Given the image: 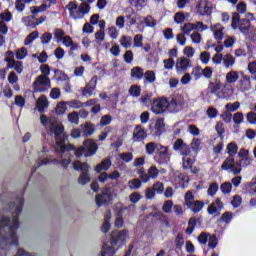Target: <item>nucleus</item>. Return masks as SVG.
<instances>
[{"label": "nucleus", "instance_id": "16", "mask_svg": "<svg viewBox=\"0 0 256 256\" xmlns=\"http://www.w3.org/2000/svg\"><path fill=\"white\" fill-rule=\"evenodd\" d=\"M190 67H191V59L185 58V56H182L176 60L175 68H176V73H178V75L186 73V71H188Z\"/></svg>", "mask_w": 256, "mask_h": 256}, {"label": "nucleus", "instance_id": "25", "mask_svg": "<svg viewBox=\"0 0 256 256\" xmlns=\"http://www.w3.org/2000/svg\"><path fill=\"white\" fill-rule=\"evenodd\" d=\"M5 62L7 63V69H14L19 74L23 73V62L10 58H5Z\"/></svg>", "mask_w": 256, "mask_h": 256}, {"label": "nucleus", "instance_id": "62", "mask_svg": "<svg viewBox=\"0 0 256 256\" xmlns=\"http://www.w3.org/2000/svg\"><path fill=\"white\" fill-rule=\"evenodd\" d=\"M108 35L111 39H117L119 37V30L115 26L108 28Z\"/></svg>", "mask_w": 256, "mask_h": 256}, {"label": "nucleus", "instance_id": "2", "mask_svg": "<svg viewBox=\"0 0 256 256\" xmlns=\"http://www.w3.org/2000/svg\"><path fill=\"white\" fill-rule=\"evenodd\" d=\"M40 122L44 127L50 125L49 131L52 135H54L56 140V145L54 149L56 153H64L66 154L68 151H75V146L73 145H65V136L63 135V131H65V127L61 122L58 121L57 118H47L45 115L40 116Z\"/></svg>", "mask_w": 256, "mask_h": 256}, {"label": "nucleus", "instance_id": "35", "mask_svg": "<svg viewBox=\"0 0 256 256\" xmlns=\"http://www.w3.org/2000/svg\"><path fill=\"white\" fill-rule=\"evenodd\" d=\"M237 151H239V146H237V143L235 142H230L226 147V152L229 155L228 157L234 158Z\"/></svg>", "mask_w": 256, "mask_h": 256}, {"label": "nucleus", "instance_id": "49", "mask_svg": "<svg viewBox=\"0 0 256 256\" xmlns=\"http://www.w3.org/2000/svg\"><path fill=\"white\" fill-rule=\"evenodd\" d=\"M195 201V195H193L192 191H187L185 196H184V205H186V207L188 205H191V203H193Z\"/></svg>", "mask_w": 256, "mask_h": 256}, {"label": "nucleus", "instance_id": "61", "mask_svg": "<svg viewBox=\"0 0 256 256\" xmlns=\"http://www.w3.org/2000/svg\"><path fill=\"white\" fill-rule=\"evenodd\" d=\"M130 5H132L133 7H137L140 9H142V7H145V5H147V1L146 0H128Z\"/></svg>", "mask_w": 256, "mask_h": 256}, {"label": "nucleus", "instance_id": "28", "mask_svg": "<svg viewBox=\"0 0 256 256\" xmlns=\"http://www.w3.org/2000/svg\"><path fill=\"white\" fill-rule=\"evenodd\" d=\"M80 129L82 131V137H91L95 133V125L91 122L80 125Z\"/></svg>", "mask_w": 256, "mask_h": 256}, {"label": "nucleus", "instance_id": "20", "mask_svg": "<svg viewBox=\"0 0 256 256\" xmlns=\"http://www.w3.org/2000/svg\"><path fill=\"white\" fill-rule=\"evenodd\" d=\"M197 154H193V151L188 150L186 154H182V167L183 169H191L195 165Z\"/></svg>", "mask_w": 256, "mask_h": 256}, {"label": "nucleus", "instance_id": "63", "mask_svg": "<svg viewBox=\"0 0 256 256\" xmlns=\"http://www.w3.org/2000/svg\"><path fill=\"white\" fill-rule=\"evenodd\" d=\"M172 209H173V202L171 200L165 201L162 206V211L164 213H171Z\"/></svg>", "mask_w": 256, "mask_h": 256}, {"label": "nucleus", "instance_id": "1", "mask_svg": "<svg viewBox=\"0 0 256 256\" xmlns=\"http://www.w3.org/2000/svg\"><path fill=\"white\" fill-rule=\"evenodd\" d=\"M12 219L3 215L0 218V256L7 255L11 245H19L17 229H19V214L23 211V198H18L9 206Z\"/></svg>", "mask_w": 256, "mask_h": 256}, {"label": "nucleus", "instance_id": "29", "mask_svg": "<svg viewBox=\"0 0 256 256\" xmlns=\"http://www.w3.org/2000/svg\"><path fill=\"white\" fill-rule=\"evenodd\" d=\"M226 85H233L239 81V71L230 70L225 76Z\"/></svg>", "mask_w": 256, "mask_h": 256}, {"label": "nucleus", "instance_id": "12", "mask_svg": "<svg viewBox=\"0 0 256 256\" xmlns=\"http://www.w3.org/2000/svg\"><path fill=\"white\" fill-rule=\"evenodd\" d=\"M154 159L156 163H159V165L169 163V160L171 159L169 148L160 144V146H158V149L156 150V155Z\"/></svg>", "mask_w": 256, "mask_h": 256}, {"label": "nucleus", "instance_id": "27", "mask_svg": "<svg viewBox=\"0 0 256 256\" xmlns=\"http://www.w3.org/2000/svg\"><path fill=\"white\" fill-rule=\"evenodd\" d=\"M165 131V120L163 118H158L154 127L151 129V133L156 137H159Z\"/></svg>", "mask_w": 256, "mask_h": 256}, {"label": "nucleus", "instance_id": "31", "mask_svg": "<svg viewBox=\"0 0 256 256\" xmlns=\"http://www.w3.org/2000/svg\"><path fill=\"white\" fill-rule=\"evenodd\" d=\"M36 107L39 113H45V110L49 107V101L45 95L39 97L38 101L36 102Z\"/></svg>", "mask_w": 256, "mask_h": 256}, {"label": "nucleus", "instance_id": "33", "mask_svg": "<svg viewBox=\"0 0 256 256\" xmlns=\"http://www.w3.org/2000/svg\"><path fill=\"white\" fill-rule=\"evenodd\" d=\"M187 207L191 210L192 213H199L203 210V207H205V203L196 200L194 202H191V205H188Z\"/></svg>", "mask_w": 256, "mask_h": 256}, {"label": "nucleus", "instance_id": "45", "mask_svg": "<svg viewBox=\"0 0 256 256\" xmlns=\"http://www.w3.org/2000/svg\"><path fill=\"white\" fill-rule=\"evenodd\" d=\"M39 37V32L38 31H33L32 33H30L26 39L24 40V45H31V43H33V41L35 39H37Z\"/></svg>", "mask_w": 256, "mask_h": 256}, {"label": "nucleus", "instance_id": "36", "mask_svg": "<svg viewBox=\"0 0 256 256\" xmlns=\"http://www.w3.org/2000/svg\"><path fill=\"white\" fill-rule=\"evenodd\" d=\"M111 167V160L110 159H104L101 164H98L95 167L96 173H101V171H108V169Z\"/></svg>", "mask_w": 256, "mask_h": 256}, {"label": "nucleus", "instance_id": "50", "mask_svg": "<svg viewBox=\"0 0 256 256\" xmlns=\"http://www.w3.org/2000/svg\"><path fill=\"white\" fill-rule=\"evenodd\" d=\"M53 39V34L49 33V32H45L44 34H42V36L40 37L41 43L42 45H49V43H51V40Z\"/></svg>", "mask_w": 256, "mask_h": 256}, {"label": "nucleus", "instance_id": "38", "mask_svg": "<svg viewBox=\"0 0 256 256\" xmlns=\"http://www.w3.org/2000/svg\"><path fill=\"white\" fill-rule=\"evenodd\" d=\"M190 149L192 154L197 155V153H199V149H201V139L194 138L190 144Z\"/></svg>", "mask_w": 256, "mask_h": 256}, {"label": "nucleus", "instance_id": "6", "mask_svg": "<svg viewBox=\"0 0 256 256\" xmlns=\"http://www.w3.org/2000/svg\"><path fill=\"white\" fill-rule=\"evenodd\" d=\"M97 149L99 147L97 146V143L91 139H86L83 143V146L79 147L75 151L76 157H81L84 155V157H93L97 153Z\"/></svg>", "mask_w": 256, "mask_h": 256}, {"label": "nucleus", "instance_id": "56", "mask_svg": "<svg viewBox=\"0 0 256 256\" xmlns=\"http://www.w3.org/2000/svg\"><path fill=\"white\" fill-rule=\"evenodd\" d=\"M67 102H60L56 106V114L57 115H64L65 111H67Z\"/></svg>", "mask_w": 256, "mask_h": 256}, {"label": "nucleus", "instance_id": "42", "mask_svg": "<svg viewBox=\"0 0 256 256\" xmlns=\"http://www.w3.org/2000/svg\"><path fill=\"white\" fill-rule=\"evenodd\" d=\"M181 31L184 35H191V31H195V24L187 22L182 26Z\"/></svg>", "mask_w": 256, "mask_h": 256}, {"label": "nucleus", "instance_id": "48", "mask_svg": "<svg viewBox=\"0 0 256 256\" xmlns=\"http://www.w3.org/2000/svg\"><path fill=\"white\" fill-rule=\"evenodd\" d=\"M241 107V103L239 102H234V103H228L225 105L226 111H229L230 113H235Z\"/></svg>", "mask_w": 256, "mask_h": 256}, {"label": "nucleus", "instance_id": "22", "mask_svg": "<svg viewBox=\"0 0 256 256\" xmlns=\"http://www.w3.org/2000/svg\"><path fill=\"white\" fill-rule=\"evenodd\" d=\"M95 89H97V76L92 77L90 82L82 88L83 97H91Z\"/></svg>", "mask_w": 256, "mask_h": 256}, {"label": "nucleus", "instance_id": "13", "mask_svg": "<svg viewBox=\"0 0 256 256\" xmlns=\"http://www.w3.org/2000/svg\"><path fill=\"white\" fill-rule=\"evenodd\" d=\"M232 27L233 29H240L242 33H245L251 27V22L249 19L241 18L239 14L235 13L232 17Z\"/></svg>", "mask_w": 256, "mask_h": 256}, {"label": "nucleus", "instance_id": "32", "mask_svg": "<svg viewBox=\"0 0 256 256\" xmlns=\"http://www.w3.org/2000/svg\"><path fill=\"white\" fill-rule=\"evenodd\" d=\"M235 57L231 53H227L223 56V65L226 69H231L235 65Z\"/></svg>", "mask_w": 256, "mask_h": 256}, {"label": "nucleus", "instance_id": "54", "mask_svg": "<svg viewBox=\"0 0 256 256\" xmlns=\"http://www.w3.org/2000/svg\"><path fill=\"white\" fill-rule=\"evenodd\" d=\"M69 123L77 125L79 123V113L72 112L67 115Z\"/></svg>", "mask_w": 256, "mask_h": 256}, {"label": "nucleus", "instance_id": "18", "mask_svg": "<svg viewBox=\"0 0 256 256\" xmlns=\"http://www.w3.org/2000/svg\"><path fill=\"white\" fill-rule=\"evenodd\" d=\"M212 11L211 3L207 0H200L196 4V13L197 15H201L202 17H205L207 15H210Z\"/></svg>", "mask_w": 256, "mask_h": 256}, {"label": "nucleus", "instance_id": "9", "mask_svg": "<svg viewBox=\"0 0 256 256\" xmlns=\"http://www.w3.org/2000/svg\"><path fill=\"white\" fill-rule=\"evenodd\" d=\"M114 211L116 213V218L114 221V226L117 229H121L123 225H125V221L123 220L124 215H129V207L123 205L122 203H118L114 207Z\"/></svg>", "mask_w": 256, "mask_h": 256}, {"label": "nucleus", "instance_id": "47", "mask_svg": "<svg viewBox=\"0 0 256 256\" xmlns=\"http://www.w3.org/2000/svg\"><path fill=\"white\" fill-rule=\"evenodd\" d=\"M129 94L131 97H140L141 96V87L138 85H132L129 88Z\"/></svg>", "mask_w": 256, "mask_h": 256}, {"label": "nucleus", "instance_id": "55", "mask_svg": "<svg viewBox=\"0 0 256 256\" xmlns=\"http://www.w3.org/2000/svg\"><path fill=\"white\" fill-rule=\"evenodd\" d=\"M207 29H209V26L205 25L201 21L194 23V31H199L200 33H203V31H207Z\"/></svg>", "mask_w": 256, "mask_h": 256}, {"label": "nucleus", "instance_id": "40", "mask_svg": "<svg viewBox=\"0 0 256 256\" xmlns=\"http://www.w3.org/2000/svg\"><path fill=\"white\" fill-rule=\"evenodd\" d=\"M191 75L195 81H199L203 77V68L201 66H195L191 71Z\"/></svg>", "mask_w": 256, "mask_h": 256}, {"label": "nucleus", "instance_id": "34", "mask_svg": "<svg viewBox=\"0 0 256 256\" xmlns=\"http://www.w3.org/2000/svg\"><path fill=\"white\" fill-rule=\"evenodd\" d=\"M144 75H145V70H143V68L139 66H136L131 69V77H133L134 79H138L139 81H141Z\"/></svg>", "mask_w": 256, "mask_h": 256}, {"label": "nucleus", "instance_id": "17", "mask_svg": "<svg viewBox=\"0 0 256 256\" xmlns=\"http://www.w3.org/2000/svg\"><path fill=\"white\" fill-rule=\"evenodd\" d=\"M109 201H113V194L111 193V188H105L102 194L96 196V205L101 207L102 205H107Z\"/></svg>", "mask_w": 256, "mask_h": 256}, {"label": "nucleus", "instance_id": "26", "mask_svg": "<svg viewBox=\"0 0 256 256\" xmlns=\"http://www.w3.org/2000/svg\"><path fill=\"white\" fill-rule=\"evenodd\" d=\"M174 151H179L180 155H185L187 152L191 151V147L187 145L183 140L178 139L173 145Z\"/></svg>", "mask_w": 256, "mask_h": 256}, {"label": "nucleus", "instance_id": "64", "mask_svg": "<svg viewBox=\"0 0 256 256\" xmlns=\"http://www.w3.org/2000/svg\"><path fill=\"white\" fill-rule=\"evenodd\" d=\"M128 186L130 189H139L141 187V180L132 179L128 182Z\"/></svg>", "mask_w": 256, "mask_h": 256}, {"label": "nucleus", "instance_id": "8", "mask_svg": "<svg viewBox=\"0 0 256 256\" xmlns=\"http://www.w3.org/2000/svg\"><path fill=\"white\" fill-rule=\"evenodd\" d=\"M73 168L75 171H82L83 173L78 178V183L80 185H87L91 181V178L89 177V165L87 163H82L81 161H75L73 162Z\"/></svg>", "mask_w": 256, "mask_h": 256}, {"label": "nucleus", "instance_id": "59", "mask_svg": "<svg viewBox=\"0 0 256 256\" xmlns=\"http://www.w3.org/2000/svg\"><path fill=\"white\" fill-rule=\"evenodd\" d=\"M220 189L222 193L229 194L231 193V189H233V185L231 184V182H224L223 184H221Z\"/></svg>", "mask_w": 256, "mask_h": 256}, {"label": "nucleus", "instance_id": "4", "mask_svg": "<svg viewBox=\"0 0 256 256\" xmlns=\"http://www.w3.org/2000/svg\"><path fill=\"white\" fill-rule=\"evenodd\" d=\"M207 89L211 95H216L218 99H227L235 93L233 86L229 84H222L220 80L210 82Z\"/></svg>", "mask_w": 256, "mask_h": 256}, {"label": "nucleus", "instance_id": "21", "mask_svg": "<svg viewBox=\"0 0 256 256\" xmlns=\"http://www.w3.org/2000/svg\"><path fill=\"white\" fill-rule=\"evenodd\" d=\"M211 32L213 33V37L217 43H221L223 38L225 37V27L221 24H214L210 27Z\"/></svg>", "mask_w": 256, "mask_h": 256}, {"label": "nucleus", "instance_id": "10", "mask_svg": "<svg viewBox=\"0 0 256 256\" xmlns=\"http://www.w3.org/2000/svg\"><path fill=\"white\" fill-rule=\"evenodd\" d=\"M32 87L36 93H43L44 91L51 89V79L46 76H38Z\"/></svg>", "mask_w": 256, "mask_h": 256}, {"label": "nucleus", "instance_id": "30", "mask_svg": "<svg viewBox=\"0 0 256 256\" xmlns=\"http://www.w3.org/2000/svg\"><path fill=\"white\" fill-rule=\"evenodd\" d=\"M223 209V202L221 199L217 198L209 207L208 213L209 215H215V213L221 211Z\"/></svg>", "mask_w": 256, "mask_h": 256}, {"label": "nucleus", "instance_id": "43", "mask_svg": "<svg viewBox=\"0 0 256 256\" xmlns=\"http://www.w3.org/2000/svg\"><path fill=\"white\" fill-rule=\"evenodd\" d=\"M66 104L71 107L72 109H83L85 107V103L79 101V100H71L67 101Z\"/></svg>", "mask_w": 256, "mask_h": 256}, {"label": "nucleus", "instance_id": "57", "mask_svg": "<svg viewBox=\"0 0 256 256\" xmlns=\"http://www.w3.org/2000/svg\"><path fill=\"white\" fill-rule=\"evenodd\" d=\"M191 41L192 43H195L196 45H199V43H201V41H203V36H201V34L199 32H193L190 35Z\"/></svg>", "mask_w": 256, "mask_h": 256}, {"label": "nucleus", "instance_id": "5", "mask_svg": "<svg viewBox=\"0 0 256 256\" xmlns=\"http://www.w3.org/2000/svg\"><path fill=\"white\" fill-rule=\"evenodd\" d=\"M66 9L69 13V17L77 21L78 19H83L85 15H89L91 11V5L86 2H82L79 6L76 1H70L66 5Z\"/></svg>", "mask_w": 256, "mask_h": 256}, {"label": "nucleus", "instance_id": "15", "mask_svg": "<svg viewBox=\"0 0 256 256\" xmlns=\"http://www.w3.org/2000/svg\"><path fill=\"white\" fill-rule=\"evenodd\" d=\"M183 105H185V98L183 95H177L170 102H168V110L171 113H177L183 109Z\"/></svg>", "mask_w": 256, "mask_h": 256}, {"label": "nucleus", "instance_id": "44", "mask_svg": "<svg viewBox=\"0 0 256 256\" xmlns=\"http://www.w3.org/2000/svg\"><path fill=\"white\" fill-rule=\"evenodd\" d=\"M51 161L54 163V165H62V167H69L71 164V158H61V160L53 159Z\"/></svg>", "mask_w": 256, "mask_h": 256}, {"label": "nucleus", "instance_id": "24", "mask_svg": "<svg viewBox=\"0 0 256 256\" xmlns=\"http://www.w3.org/2000/svg\"><path fill=\"white\" fill-rule=\"evenodd\" d=\"M133 139L136 142L144 141V139H147V132L145 131V128L141 125H137L133 131Z\"/></svg>", "mask_w": 256, "mask_h": 256}, {"label": "nucleus", "instance_id": "11", "mask_svg": "<svg viewBox=\"0 0 256 256\" xmlns=\"http://www.w3.org/2000/svg\"><path fill=\"white\" fill-rule=\"evenodd\" d=\"M221 169L223 171H230L233 175H239L241 173V163L235 162L233 157H227L222 163Z\"/></svg>", "mask_w": 256, "mask_h": 256}, {"label": "nucleus", "instance_id": "23", "mask_svg": "<svg viewBox=\"0 0 256 256\" xmlns=\"http://www.w3.org/2000/svg\"><path fill=\"white\" fill-rule=\"evenodd\" d=\"M237 88L239 91H242V93H245V91H249L251 89V78L247 75H244L241 77V79L238 81Z\"/></svg>", "mask_w": 256, "mask_h": 256}, {"label": "nucleus", "instance_id": "19", "mask_svg": "<svg viewBox=\"0 0 256 256\" xmlns=\"http://www.w3.org/2000/svg\"><path fill=\"white\" fill-rule=\"evenodd\" d=\"M171 181L175 187H181L185 189V183H189V177L185 176L181 172H175L171 175Z\"/></svg>", "mask_w": 256, "mask_h": 256}, {"label": "nucleus", "instance_id": "41", "mask_svg": "<svg viewBox=\"0 0 256 256\" xmlns=\"http://www.w3.org/2000/svg\"><path fill=\"white\" fill-rule=\"evenodd\" d=\"M144 79L146 83H155L157 81V77L155 76V72L152 70H147L144 73Z\"/></svg>", "mask_w": 256, "mask_h": 256}, {"label": "nucleus", "instance_id": "60", "mask_svg": "<svg viewBox=\"0 0 256 256\" xmlns=\"http://www.w3.org/2000/svg\"><path fill=\"white\" fill-rule=\"evenodd\" d=\"M111 121H113V118L111 117V115H104L100 119V125L101 127L111 125Z\"/></svg>", "mask_w": 256, "mask_h": 256}, {"label": "nucleus", "instance_id": "7", "mask_svg": "<svg viewBox=\"0 0 256 256\" xmlns=\"http://www.w3.org/2000/svg\"><path fill=\"white\" fill-rule=\"evenodd\" d=\"M54 39H56L57 43H62L64 47H70L71 51H77V49H79V45L73 42V38H71L69 35H66L65 31L62 29L54 30Z\"/></svg>", "mask_w": 256, "mask_h": 256}, {"label": "nucleus", "instance_id": "46", "mask_svg": "<svg viewBox=\"0 0 256 256\" xmlns=\"http://www.w3.org/2000/svg\"><path fill=\"white\" fill-rule=\"evenodd\" d=\"M183 54L185 55L184 57L186 59H192V57H195V48H193L191 46H186L183 49Z\"/></svg>", "mask_w": 256, "mask_h": 256}, {"label": "nucleus", "instance_id": "14", "mask_svg": "<svg viewBox=\"0 0 256 256\" xmlns=\"http://www.w3.org/2000/svg\"><path fill=\"white\" fill-rule=\"evenodd\" d=\"M167 109H169V101L167 98H158L153 101L151 106V111L155 113V115H161V113H165Z\"/></svg>", "mask_w": 256, "mask_h": 256}, {"label": "nucleus", "instance_id": "37", "mask_svg": "<svg viewBox=\"0 0 256 256\" xmlns=\"http://www.w3.org/2000/svg\"><path fill=\"white\" fill-rule=\"evenodd\" d=\"M119 43L122 47H124V49H129V47H131V45H133V38H131V36H121Z\"/></svg>", "mask_w": 256, "mask_h": 256}, {"label": "nucleus", "instance_id": "53", "mask_svg": "<svg viewBox=\"0 0 256 256\" xmlns=\"http://www.w3.org/2000/svg\"><path fill=\"white\" fill-rule=\"evenodd\" d=\"M200 61L203 65H207L209 63V61H211V53H209L207 51H203L200 54Z\"/></svg>", "mask_w": 256, "mask_h": 256}, {"label": "nucleus", "instance_id": "39", "mask_svg": "<svg viewBox=\"0 0 256 256\" xmlns=\"http://www.w3.org/2000/svg\"><path fill=\"white\" fill-rule=\"evenodd\" d=\"M160 146H161V144H157V143H154V142H149L145 146L146 153L148 155H153V153H155V151H157Z\"/></svg>", "mask_w": 256, "mask_h": 256}, {"label": "nucleus", "instance_id": "3", "mask_svg": "<svg viewBox=\"0 0 256 256\" xmlns=\"http://www.w3.org/2000/svg\"><path fill=\"white\" fill-rule=\"evenodd\" d=\"M129 239V230H114L111 233V240L109 244H104L102 247L101 256H113L115 255V248L113 245H117L118 243H125Z\"/></svg>", "mask_w": 256, "mask_h": 256}, {"label": "nucleus", "instance_id": "52", "mask_svg": "<svg viewBox=\"0 0 256 256\" xmlns=\"http://www.w3.org/2000/svg\"><path fill=\"white\" fill-rule=\"evenodd\" d=\"M27 48L22 47L20 49H18L15 53L16 55V59H18L19 61H22V59H25V57H27Z\"/></svg>", "mask_w": 256, "mask_h": 256}, {"label": "nucleus", "instance_id": "58", "mask_svg": "<svg viewBox=\"0 0 256 256\" xmlns=\"http://www.w3.org/2000/svg\"><path fill=\"white\" fill-rule=\"evenodd\" d=\"M96 43L101 44L105 41V30H98L95 35Z\"/></svg>", "mask_w": 256, "mask_h": 256}, {"label": "nucleus", "instance_id": "51", "mask_svg": "<svg viewBox=\"0 0 256 256\" xmlns=\"http://www.w3.org/2000/svg\"><path fill=\"white\" fill-rule=\"evenodd\" d=\"M143 23L146 25V27L157 26V20H155L151 15L146 16L143 20Z\"/></svg>", "mask_w": 256, "mask_h": 256}]
</instances>
